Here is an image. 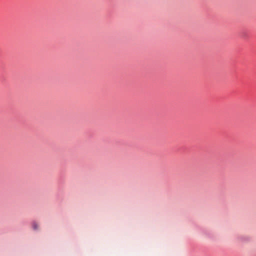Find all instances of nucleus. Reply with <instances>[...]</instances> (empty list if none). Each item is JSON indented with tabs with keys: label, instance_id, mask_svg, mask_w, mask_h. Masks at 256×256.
I'll return each mask as SVG.
<instances>
[{
	"label": "nucleus",
	"instance_id": "nucleus-1",
	"mask_svg": "<svg viewBox=\"0 0 256 256\" xmlns=\"http://www.w3.org/2000/svg\"><path fill=\"white\" fill-rule=\"evenodd\" d=\"M32 228L34 230H37L38 229V228H39V225L36 222H33L32 224Z\"/></svg>",
	"mask_w": 256,
	"mask_h": 256
}]
</instances>
